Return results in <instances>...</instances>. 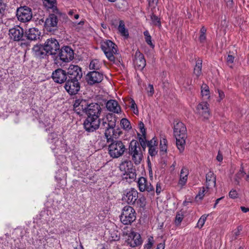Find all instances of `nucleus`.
Returning a JSON list of instances; mask_svg holds the SVG:
<instances>
[{"instance_id": "12", "label": "nucleus", "mask_w": 249, "mask_h": 249, "mask_svg": "<svg viewBox=\"0 0 249 249\" xmlns=\"http://www.w3.org/2000/svg\"><path fill=\"white\" fill-rule=\"evenodd\" d=\"M52 78L54 82L58 84L66 83L68 80L67 72L61 68L54 71L52 74Z\"/></svg>"}, {"instance_id": "17", "label": "nucleus", "mask_w": 249, "mask_h": 249, "mask_svg": "<svg viewBox=\"0 0 249 249\" xmlns=\"http://www.w3.org/2000/svg\"><path fill=\"white\" fill-rule=\"evenodd\" d=\"M79 80H68L65 83L64 88L70 95H75L80 90Z\"/></svg>"}, {"instance_id": "56", "label": "nucleus", "mask_w": 249, "mask_h": 249, "mask_svg": "<svg viewBox=\"0 0 249 249\" xmlns=\"http://www.w3.org/2000/svg\"><path fill=\"white\" fill-rule=\"evenodd\" d=\"M226 60L228 65L231 64L234 62V57L232 55L228 54Z\"/></svg>"}, {"instance_id": "63", "label": "nucleus", "mask_w": 249, "mask_h": 249, "mask_svg": "<svg viewBox=\"0 0 249 249\" xmlns=\"http://www.w3.org/2000/svg\"><path fill=\"white\" fill-rule=\"evenodd\" d=\"M206 28L204 26L202 27L200 29V34L206 35Z\"/></svg>"}, {"instance_id": "60", "label": "nucleus", "mask_w": 249, "mask_h": 249, "mask_svg": "<svg viewBox=\"0 0 249 249\" xmlns=\"http://www.w3.org/2000/svg\"><path fill=\"white\" fill-rule=\"evenodd\" d=\"M206 39V35L200 34L199 37V40L201 43L204 42Z\"/></svg>"}, {"instance_id": "52", "label": "nucleus", "mask_w": 249, "mask_h": 249, "mask_svg": "<svg viewBox=\"0 0 249 249\" xmlns=\"http://www.w3.org/2000/svg\"><path fill=\"white\" fill-rule=\"evenodd\" d=\"M6 7V4L3 2L0 1V17H1L4 14Z\"/></svg>"}, {"instance_id": "31", "label": "nucleus", "mask_w": 249, "mask_h": 249, "mask_svg": "<svg viewBox=\"0 0 249 249\" xmlns=\"http://www.w3.org/2000/svg\"><path fill=\"white\" fill-rule=\"evenodd\" d=\"M187 136L183 138L182 136L180 137H175L176 139V145L180 152H182L185 148V140Z\"/></svg>"}, {"instance_id": "21", "label": "nucleus", "mask_w": 249, "mask_h": 249, "mask_svg": "<svg viewBox=\"0 0 249 249\" xmlns=\"http://www.w3.org/2000/svg\"><path fill=\"white\" fill-rule=\"evenodd\" d=\"M208 106L209 104L208 103L203 102L199 103L197 107L198 113L204 120L209 119L210 116Z\"/></svg>"}, {"instance_id": "28", "label": "nucleus", "mask_w": 249, "mask_h": 249, "mask_svg": "<svg viewBox=\"0 0 249 249\" xmlns=\"http://www.w3.org/2000/svg\"><path fill=\"white\" fill-rule=\"evenodd\" d=\"M189 175L188 169L183 167L180 171V178L178 182V184L180 185L181 187L184 186L187 181L188 176Z\"/></svg>"}, {"instance_id": "51", "label": "nucleus", "mask_w": 249, "mask_h": 249, "mask_svg": "<svg viewBox=\"0 0 249 249\" xmlns=\"http://www.w3.org/2000/svg\"><path fill=\"white\" fill-rule=\"evenodd\" d=\"M147 94L148 96H152L154 92V89L153 86L151 84H149L148 87L146 89Z\"/></svg>"}, {"instance_id": "26", "label": "nucleus", "mask_w": 249, "mask_h": 249, "mask_svg": "<svg viewBox=\"0 0 249 249\" xmlns=\"http://www.w3.org/2000/svg\"><path fill=\"white\" fill-rule=\"evenodd\" d=\"M216 186V176L210 171L206 175V188L210 189Z\"/></svg>"}, {"instance_id": "48", "label": "nucleus", "mask_w": 249, "mask_h": 249, "mask_svg": "<svg viewBox=\"0 0 249 249\" xmlns=\"http://www.w3.org/2000/svg\"><path fill=\"white\" fill-rule=\"evenodd\" d=\"M245 175H246V173L244 171V167L243 166V164H242L241 165L239 171L236 174V177L238 178H243Z\"/></svg>"}, {"instance_id": "14", "label": "nucleus", "mask_w": 249, "mask_h": 249, "mask_svg": "<svg viewBox=\"0 0 249 249\" xmlns=\"http://www.w3.org/2000/svg\"><path fill=\"white\" fill-rule=\"evenodd\" d=\"M138 198V192L134 188H131L129 190L125 191L122 197V200L128 204L134 205Z\"/></svg>"}, {"instance_id": "22", "label": "nucleus", "mask_w": 249, "mask_h": 249, "mask_svg": "<svg viewBox=\"0 0 249 249\" xmlns=\"http://www.w3.org/2000/svg\"><path fill=\"white\" fill-rule=\"evenodd\" d=\"M128 237L127 243L130 247L134 248L140 245L142 243L140 234L137 232H131Z\"/></svg>"}, {"instance_id": "53", "label": "nucleus", "mask_w": 249, "mask_h": 249, "mask_svg": "<svg viewBox=\"0 0 249 249\" xmlns=\"http://www.w3.org/2000/svg\"><path fill=\"white\" fill-rule=\"evenodd\" d=\"M206 191L204 187H202V189L199 191L198 195L196 196V198L197 197L200 199H202L205 195V193Z\"/></svg>"}, {"instance_id": "7", "label": "nucleus", "mask_w": 249, "mask_h": 249, "mask_svg": "<svg viewBox=\"0 0 249 249\" xmlns=\"http://www.w3.org/2000/svg\"><path fill=\"white\" fill-rule=\"evenodd\" d=\"M58 52L59 53L58 54H57L56 58L59 57L63 62H68L74 58V51L70 46H63L60 49Z\"/></svg>"}, {"instance_id": "2", "label": "nucleus", "mask_w": 249, "mask_h": 249, "mask_svg": "<svg viewBox=\"0 0 249 249\" xmlns=\"http://www.w3.org/2000/svg\"><path fill=\"white\" fill-rule=\"evenodd\" d=\"M114 137H111L108 146V154L112 158H118L124 155L127 148L124 143L120 140H114Z\"/></svg>"}, {"instance_id": "25", "label": "nucleus", "mask_w": 249, "mask_h": 249, "mask_svg": "<svg viewBox=\"0 0 249 249\" xmlns=\"http://www.w3.org/2000/svg\"><path fill=\"white\" fill-rule=\"evenodd\" d=\"M58 23V18L54 14H50L49 17L46 19L45 27L46 29L51 32V28H56Z\"/></svg>"}, {"instance_id": "4", "label": "nucleus", "mask_w": 249, "mask_h": 249, "mask_svg": "<svg viewBox=\"0 0 249 249\" xmlns=\"http://www.w3.org/2000/svg\"><path fill=\"white\" fill-rule=\"evenodd\" d=\"M128 154L136 165H139L143 159L142 148L137 141L132 140L129 143Z\"/></svg>"}, {"instance_id": "8", "label": "nucleus", "mask_w": 249, "mask_h": 249, "mask_svg": "<svg viewBox=\"0 0 249 249\" xmlns=\"http://www.w3.org/2000/svg\"><path fill=\"white\" fill-rule=\"evenodd\" d=\"M104 74L99 71H93L89 72L86 76V80L88 85H94L100 83L103 80Z\"/></svg>"}, {"instance_id": "29", "label": "nucleus", "mask_w": 249, "mask_h": 249, "mask_svg": "<svg viewBox=\"0 0 249 249\" xmlns=\"http://www.w3.org/2000/svg\"><path fill=\"white\" fill-rule=\"evenodd\" d=\"M103 119L108 124L109 126L115 128L117 122V117L115 115L112 113H108Z\"/></svg>"}, {"instance_id": "59", "label": "nucleus", "mask_w": 249, "mask_h": 249, "mask_svg": "<svg viewBox=\"0 0 249 249\" xmlns=\"http://www.w3.org/2000/svg\"><path fill=\"white\" fill-rule=\"evenodd\" d=\"M159 0H149V5L150 6H154L155 5H157L158 3Z\"/></svg>"}, {"instance_id": "37", "label": "nucleus", "mask_w": 249, "mask_h": 249, "mask_svg": "<svg viewBox=\"0 0 249 249\" xmlns=\"http://www.w3.org/2000/svg\"><path fill=\"white\" fill-rule=\"evenodd\" d=\"M167 148V140L163 138L160 140V152L166 153Z\"/></svg>"}, {"instance_id": "3", "label": "nucleus", "mask_w": 249, "mask_h": 249, "mask_svg": "<svg viewBox=\"0 0 249 249\" xmlns=\"http://www.w3.org/2000/svg\"><path fill=\"white\" fill-rule=\"evenodd\" d=\"M120 170L124 172L123 178L128 182L134 181L136 178V169L130 161L122 162L119 166Z\"/></svg>"}, {"instance_id": "47", "label": "nucleus", "mask_w": 249, "mask_h": 249, "mask_svg": "<svg viewBox=\"0 0 249 249\" xmlns=\"http://www.w3.org/2000/svg\"><path fill=\"white\" fill-rule=\"evenodd\" d=\"M138 138H139V143L140 145H142L146 142H147V141L146 140V135L143 136V135H141L140 134H138Z\"/></svg>"}, {"instance_id": "36", "label": "nucleus", "mask_w": 249, "mask_h": 249, "mask_svg": "<svg viewBox=\"0 0 249 249\" xmlns=\"http://www.w3.org/2000/svg\"><path fill=\"white\" fill-rule=\"evenodd\" d=\"M135 204L140 208H144L146 205V199L143 196H138L137 200L136 201Z\"/></svg>"}, {"instance_id": "15", "label": "nucleus", "mask_w": 249, "mask_h": 249, "mask_svg": "<svg viewBox=\"0 0 249 249\" xmlns=\"http://www.w3.org/2000/svg\"><path fill=\"white\" fill-rule=\"evenodd\" d=\"M100 126L101 129L105 130L104 135L107 139V142L108 143L109 142L111 141V137H114L115 138L117 137V135L115 133V128L109 126L107 122L103 118L101 121L100 120Z\"/></svg>"}, {"instance_id": "50", "label": "nucleus", "mask_w": 249, "mask_h": 249, "mask_svg": "<svg viewBox=\"0 0 249 249\" xmlns=\"http://www.w3.org/2000/svg\"><path fill=\"white\" fill-rule=\"evenodd\" d=\"M138 125L139 129L141 132L142 133V135H143V136L146 135V129L143 122L142 121L139 122Z\"/></svg>"}, {"instance_id": "19", "label": "nucleus", "mask_w": 249, "mask_h": 249, "mask_svg": "<svg viewBox=\"0 0 249 249\" xmlns=\"http://www.w3.org/2000/svg\"><path fill=\"white\" fill-rule=\"evenodd\" d=\"M138 186L139 190L142 192L147 191L149 193H154V188L151 185V183L148 182L146 178L144 177H141L139 178L138 181Z\"/></svg>"}, {"instance_id": "46", "label": "nucleus", "mask_w": 249, "mask_h": 249, "mask_svg": "<svg viewBox=\"0 0 249 249\" xmlns=\"http://www.w3.org/2000/svg\"><path fill=\"white\" fill-rule=\"evenodd\" d=\"M58 135L56 133L52 132L49 135V139L52 142H55L58 140Z\"/></svg>"}, {"instance_id": "9", "label": "nucleus", "mask_w": 249, "mask_h": 249, "mask_svg": "<svg viewBox=\"0 0 249 249\" xmlns=\"http://www.w3.org/2000/svg\"><path fill=\"white\" fill-rule=\"evenodd\" d=\"M16 15L18 20L20 22H28L32 18L31 9L25 6L20 7L18 8Z\"/></svg>"}, {"instance_id": "18", "label": "nucleus", "mask_w": 249, "mask_h": 249, "mask_svg": "<svg viewBox=\"0 0 249 249\" xmlns=\"http://www.w3.org/2000/svg\"><path fill=\"white\" fill-rule=\"evenodd\" d=\"M101 110V107L98 104L92 103L89 104L86 115L87 117L99 118Z\"/></svg>"}, {"instance_id": "10", "label": "nucleus", "mask_w": 249, "mask_h": 249, "mask_svg": "<svg viewBox=\"0 0 249 249\" xmlns=\"http://www.w3.org/2000/svg\"><path fill=\"white\" fill-rule=\"evenodd\" d=\"M100 124L99 118L87 117L84 122L83 125L87 132H93L99 128Z\"/></svg>"}, {"instance_id": "45", "label": "nucleus", "mask_w": 249, "mask_h": 249, "mask_svg": "<svg viewBox=\"0 0 249 249\" xmlns=\"http://www.w3.org/2000/svg\"><path fill=\"white\" fill-rule=\"evenodd\" d=\"M131 109L133 110V113L135 114L138 115L139 114V110L138 109L136 104L135 103L134 100L132 99L131 100Z\"/></svg>"}, {"instance_id": "61", "label": "nucleus", "mask_w": 249, "mask_h": 249, "mask_svg": "<svg viewBox=\"0 0 249 249\" xmlns=\"http://www.w3.org/2000/svg\"><path fill=\"white\" fill-rule=\"evenodd\" d=\"M164 247L165 246L164 243H160L158 244L156 249H164Z\"/></svg>"}, {"instance_id": "39", "label": "nucleus", "mask_w": 249, "mask_h": 249, "mask_svg": "<svg viewBox=\"0 0 249 249\" xmlns=\"http://www.w3.org/2000/svg\"><path fill=\"white\" fill-rule=\"evenodd\" d=\"M183 217L184 215L182 212L177 213L175 220V224L177 226L179 225L182 222Z\"/></svg>"}, {"instance_id": "32", "label": "nucleus", "mask_w": 249, "mask_h": 249, "mask_svg": "<svg viewBox=\"0 0 249 249\" xmlns=\"http://www.w3.org/2000/svg\"><path fill=\"white\" fill-rule=\"evenodd\" d=\"M202 59L198 58L194 69V74L197 78L202 74Z\"/></svg>"}, {"instance_id": "55", "label": "nucleus", "mask_w": 249, "mask_h": 249, "mask_svg": "<svg viewBox=\"0 0 249 249\" xmlns=\"http://www.w3.org/2000/svg\"><path fill=\"white\" fill-rule=\"evenodd\" d=\"M123 21L119 18H115L112 19L111 21V25H113L114 27L117 28L119 24H120V21Z\"/></svg>"}, {"instance_id": "20", "label": "nucleus", "mask_w": 249, "mask_h": 249, "mask_svg": "<svg viewBox=\"0 0 249 249\" xmlns=\"http://www.w3.org/2000/svg\"><path fill=\"white\" fill-rule=\"evenodd\" d=\"M174 135L175 137L183 136V138L187 136V129L183 123L176 121L174 123Z\"/></svg>"}, {"instance_id": "5", "label": "nucleus", "mask_w": 249, "mask_h": 249, "mask_svg": "<svg viewBox=\"0 0 249 249\" xmlns=\"http://www.w3.org/2000/svg\"><path fill=\"white\" fill-rule=\"evenodd\" d=\"M101 49L110 61H115L114 54L117 53V46L110 40L102 42Z\"/></svg>"}, {"instance_id": "54", "label": "nucleus", "mask_w": 249, "mask_h": 249, "mask_svg": "<svg viewBox=\"0 0 249 249\" xmlns=\"http://www.w3.org/2000/svg\"><path fill=\"white\" fill-rule=\"evenodd\" d=\"M147 146L148 147H151V146H157V144H158V142L156 141L155 138H153L150 141H147Z\"/></svg>"}, {"instance_id": "41", "label": "nucleus", "mask_w": 249, "mask_h": 249, "mask_svg": "<svg viewBox=\"0 0 249 249\" xmlns=\"http://www.w3.org/2000/svg\"><path fill=\"white\" fill-rule=\"evenodd\" d=\"M151 18L153 24L158 26H161L160 18L158 16L153 14L151 16Z\"/></svg>"}, {"instance_id": "57", "label": "nucleus", "mask_w": 249, "mask_h": 249, "mask_svg": "<svg viewBox=\"0 0 249 249\" xmlns=\"http://www.w3.org/2000/svg\"><path fill=\"white\" fill-rule=\"evenodd\" d=\"M162 191L161 183L160 182H158L156 185V192L157 195H159L161 191Z\"/></svg>"}, {"instance_id": "62", "label": "nucleus", "mask_w": 249, "mask_h": 249, "mask_svg": "<svg viewBox=\"0 0 249 249\" xmlns=\"http://www.w3.org/2000/svg\"><path fill=\"white\" fill-rule=\"evenodd\" d=\"M216 159L218 161H221L223 160V157L222 154H220L219 152H218V155L216 157Z\"/></svg>"}, {"instance_id": "23", "label": "nucleus", "mask_w": 249, "mask_h": 249, "mask_svg": "<svg viewBox=\"0 0 249 249\" xmlns=\"http://www.w3.org/2000/svg\"><path fill=\"white\" fill-rule=\"evenodd\" d=\"M134 63L139 70H142L146 66L144 55L139 50L135 53Z\"/></svg>"}, {"instance_id": "24", "label": "nucleus", "mask_w": 249, "mask_h": 249, "mask_svg": "<svg viewBox=\"0 0 249 249\" xmlns=\"http://www.w3.org/2000/svg\"><path fill=\"white\" fill-rule=\"evenodd\" d=\"M40 32L36 28H30L24 32L25 39L33 41L39 38Z\"/></svg>"}, {"instance_id": "40", "label": "nucleus", "mask_w": 249, "mask_h": 249, "mask_svg": "<svg viewBox=\"0 0 249 249\" xmlns=\"http://www.w3.org/2000/svg\"><path fill=\"white\" fill-rule=\"evenodd\" d=\"M210 90L209 87L205 84H203L201 86V94L202 96H209Z\"/></svg>"}, {"instance_id": "33", "label": "nucleus", "mask_w": 249, "mask_h": 249, "mask_svg": "<svg viewBox=\"0 0 249 249\" xmlns=\"http://www.w3.org/2000/svg\"><path fill=\"white\" fill-rule=\"evenodd\" d=\"M43 3L48 9H52L53 12L56 13L58 12L56 0H44Z\"/></svg>"}, {"instance_id": "16", "label": "nucleus", "mask_w": 249, "mask_h": 249, "mask_svg": "<svg viewBox=\"0 0 249 249\" xmlns=\"http://www.w3.org/2000/svg\"><path fill=\"white\" fill-rule=\"evenodd\" d=\"M89 103L86 100L78 99L75 101L73 104V108L74 111L79 115H83L84 113H86Z\"/></svg>"}, {"instance_id": "42", "label": "nucleus", "mask_w": 249, "mask_h": 249, "mask_svg": "<svg viewBox=\"0 0 249 249\" xmlns=\"http://www.w3.org/2000/svg\"><path fill=\"white\" fill-rule=\"evenodd\" d=\"M153 237L150 236L148 239V242L144 245L143 249H151L154 244Z\"/></svg>"}, {"instance_id": "30", "label": "nucleus", "mask_w": 249, "mask_h": 249, "mask_svg": "<svg viewBox=\"0 0 249 249\" xmlns=\"http://www.w3.org/2000/svg\"><path fill=\"white\" fill-rule=\"evenodd\" d=\"M119 33L121 36H124L125 38H128L129 37V33L128 30L125 28V24L124 21H120L117 28Z\"/></svg>"}, {"instance_id": "43", "label": "nucleus", "mask_w": 249, "mask_h": 249, "mask_svg": "<svg viewBox=\"0 0 249 249\" xmlns=\"http://www.w3.org/2000/svg\"><path fill=\"white\" fill-rule=\"evenodd\" d=\"M157 146H155L149 147L148 153L151 157L155 156L157 154L158 149Z\"/></svg>"}, {"instance_id": "58", "label": "nucleus", "mask_w": 249, "mask_h": 249, "mask_svg": "<svg viewBox=\"0 0 249 249\" xmlns=\"http://www.w3.org/2000/svg\"><path fill=\"white\" fill-rule=\"evenodd\" d=\"M122 0L123 1V3H122L121 4H120V2H118L116 4V6L120 9H122L124 8L125 7V4L126 3V2L124 0Z\"/></svg>"}, {"instance_id": "35", "label": "nucleus", "mask_w": 249, "mask_h": 249, "mask_svg": "<svg viewBox=\"0 0 249 249\" xmlns=\"http://www.w3.org/2000/svg\"><path fill=\"white\" fill-rule=\"evenodd\" d=\"M143 35L145 37V40L146 43L149 45V46L154 49L155 47V45L152 42V37L150 35L149 32L146 30L143 32Z\"/></svg>"}, {"instance_id": "38", "label": "nucleus", "mask_w": 249, "mask_h": 249, "mask_svg": "<svg viewBox=\"0 0 249 249\" xmlns=\"http://www.w3.org/2000/svg\"><path fill=\"white\" fill-rule=\"evenodd\" d=\"M121 125L125 130H129L131 128L130 122L125 118H123L121 120Z\"/></svg>"}, {"instance_id": "1", "label": "nucleus", "mask_w": 249, "mask_h": 249, "mask_svg": "<svg viewBox=\"0 0 249 249\" xmlns=\"http://www.w3.org/2000/svg\"><path fill=\"white\" fill-rule=\"evenodd\" d=\"M34 50L36 55L42 57L43 55H52L53 57L56 58L57 52L60 50V45L55 38H50L47 39L43 44L35 46Z\"/></svg>"}, {"instance_id": "44", "label": "nucleus", "mask_w": 249, "mask_h": 249, "mask_svg": "<svg viewBox=\"0 0 249 249\" xmlns=\"http://www.w3.org/2000/svg\"><path fill=\"white\" fill-rule=\"evenodd\" d=\"M207 217V215H203L201 216V217L199 218L197 222L198 227H199V228H201L203 226L206 220Z\"/></svg>"}, {"instance_id": "13", "label": "nucleus", "mask_w": 249, "mask_h": 249, "mask_svg": "<svg viewBox=\"0 0 249 249\" xmlns=\"http://www.w3.org/2000/svg\"><path fill=\"white\" fill-rule=\"evenodd\" d=\"M9 35L10 38L15 41L25 40L24 30L19 26L10 29Z\"/></svg>"}, {"instance_id": "34", "label": "nucleus", "mask_w": 249, "mask_h": 249, "mask_svg": "<svg viewBox=\"0 0 249 249\" xmlns=\"http://www.w3.org/2000/svg\"><path fill=\"white\" fill-rule=\"evenodd\" d=\"M102 67V63L97 59L91 61L89 68L90 70L98 71Z\"/></svg>"}, {"instance_id": "27", "label": "nucleus", "mask_w": 249, "mask_h": 249, "mask_svg": "<svg viewBox=\"0 0 249 249\" xmlns=\"http://www.w3.org/2000/svg\"><path fill=\"white\" fill-rule=\"evenodd\" d=\"M106 107L110 111L115 113H119L121 111V108L118 102L114 100H110L106 104Z\"/></svg>"}, {"instance_id": "11", "label": "nucleus", "mask_w": 249, "mask_h": 249, "mask_svg": "<svg viewBox=\"0 0 249 249\" xmlns=\"http://www.w3.org/2000/svg\"><path fill=\"white\" fill-rule=\"evenodd\" d=\"M67 72L68 80H80L83 75L81 68L78 65H70Z\"/></svg>"}, {"instance_id": "64", "label": "nucleus", "mask_w": 249, "mask_h": 249, "mask_svg": "<svg viewBox=\"0 0 249 249\" xmlns=\"http://www.w3.org/2000/svg\"><path fill=\"white\" fill-rule=\"evenodd\" d=\"M240 208H241V210H242V211L244 213H247L248 212H249V208H246L244 206H241Z\"/></svg>"}, {"instance_id": "49", "label": "nucleus", "mask_w": 249, "mask_h": 249, "mask_svg": "<svg viewBox=\"0 0 249 249\" xmlns=\"http://www.w3.org/2000/svg\"><path fill=\"white\" fill-rule=\"evenodd\" d=\"M229 196L231 198L235 199L238 197V194L236 190L232 189L229 192Z\"/></svg>"}, {"instance_id": "6", "label": "nucleus", "mask_w": 249, "mask_h": 249, "mask_svg": "<svg viewBox=\"0 0 249 249\" xmlns=\"http://www.w3.org/2000/svg\"><path fill=\"white\" fill-rule=\"evenodd\" d=\"M136 218L135 210L130 206H125L122 210L120 220L124 225H130Z\"/></svg>"}]
</instances>
